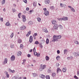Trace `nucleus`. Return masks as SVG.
I'll list each match as a JSON object with an SVG mask.
<instances>
[{
  "mask_svg": "<svg viewBox=\"0 0 79 79\" xmlns=\"http://www.w3.org/2000/svg\"><path fill=\"white\" fill-rule=\"evenodd\" d=\"M45 67H46V65H45L41 64L40 66V67L39 68V70L40 71H42L43 69H44L45 68Z\"/></svg>",
  "mask_w": 79,
  "mask_h": 79,
  "instance_id": "obj_1",
  "label": "nucleus"
},
{
  "mask_svg": "<svg viewBox=\"0 0 79 79\" xmlns=\"http://www.w3.org/2000/svg\"><path fill=\"white\" fill-rule=\"evenodd\" d=\"M54 38H56L58 39H60L61 38V35H59L58 36H56L55 35H54Z\"/></svg>",
  "mask_w": 79,
  "mask_h": 79,
  "instance_id": "obj_2",
  "label": "nucleus"
},
{
  "mask_svg": "<svg viewBox=\"0 0 79 79\" xmlns=\"http://www.w3.org/2000/svg\"><path fill=\"white\" fill-rule=\"evenodd\" d=\"M58 27V24H56L54 26L53 28L55 30H57Z\"/></svg>",
  "mask_w": 79,
  "mask_h": 79,
  "instance_id": "obj_3",
  "label": "nucleus"
},
{
  "mask_svg": "<svg viewBox=\"0 0 79 79\" xmlns=\"http://www.w3.org/2000/svg\"><path fill=\"white\" fill-rule=\"evenodd\" d=\"M68 8H69L70 9H71V10L72 11H73V12H75V10H74V8L73 7H71V6H68Z\"/></svg>",
  "mask_w": 79,
  "mask_h": 79,
  "instance_id": "obj_4",
  "label": "nucleus"
},
{
  "mask_svg": "<svg viewBox=\"0 0 79 79\" xmlns=\"http://www.w3.org/2000/svg\"><path fill=\"white\" fill-rule=\"evenodd\" d=\"M32 41H33V37H32V36H31L30 37L29 42L30 43H32Z\"/></svg>",
  "mask_w": 79,
  "mask_h": 79,
  "instance_id": "obj_5",
  "label": "nucleus"
},
{
  "mask_svg": "<svg viewBox=\"0 0 79 79\" xmlns=\"http://www.w3.org/2000/svg\"><path fill=\"white\" fill-rule=\"evenodd\" d=\"M62 20L63 21H68V18L67 17L64 16L62 17Z\"/></svg>",
  "mask_w": 79,
  "mask_h": 79,
  "instance_id": "obj_6",
  "label": "nucleus"
},
{
  "mask_svg": "<svg viewBox=\"0 0 79 79\" xmlns=\"http://www.w3.org/2000/svg\"><path fill=\"white\" fill-rule=\"evenodd\" d=\"M26 27L24 25H23L21 27L20 29V30H24V29H26Z\"/></svg>",
  "mask_w": 79,
  "mask_h": 79,
  "instance_id": "obj_7",
  "label": "nucleus"
},
{
  "mask_svg": "<svg viewBox=\"0 0 79 79\" xmlns=\"http://www.w3.org/2000/svg\"><path fill=\"white\" fill-rule=\"evenodd\" d=\"M22 19L23 20V21L24 23V22H25L26 21V18L24 15H23L22 16Z\"/></svg>",
  "mask_w": 79,
  "mask_h": 79,
  "instance_id": "obj_8",
  "label": "nucleus"
},
{
  "mask_svg": "<svg viewBox=\"0 0 79 79\" xmlns=\"http://www.w3.org/2000/svg\"><path fill=\"white\" fill-rule=\"evenodd\" d=\"M10 59L11 61H14L15 60V56H12L10 58Z\"/></svg>",
  "mask_w": 79,
  "mask_h": 79,
  "instance_id": "obj_9",
  "label": "nucleus"
},
{
  "mask_svg": "<svg viewBox=\"0 0 79 79\" xmlns=\"http://www.w3.org/2000/svg\"><path fill=\"white\" fill-rule=\"evenodd\" d=\"M44 14L46 16H48L49 15V12L48 11H45Z\"/></svg>",
  "mask_w": 79,
  "mask_h": 79,
  "instance_id": "obj_10",
  "label": "nucleus"
},
{
  "mask_svg": "<svg viewBox=\"0 0 79 79\" xmlns=\"http://www.w3.org/2000/svg\"><path fill=\"white\" fill-rule=\"evenodd\" d=\"M7 62H8V59H7V58H5V60L3 63V64H6V63H7Z\"/></svg>",
  "mask_w": 79,
  "mask_h": 79,
  "instance_id": "obj_11",
  "label": "nucleus"
},
{
  "mask_svg": "<svg viewBox=\"0 0 79 79\" xmlns=\"http://www.w3.org/2000/svg\"><path fill=\"white\" fill-rule=\"evenodd\" d=\"M52 24H53L54 25H55L56 24H57L55 20H53L52 21Z\"/></svg>",
  "mask_w": 79,
  "mask_h": 79,
  "instance_id": "obj_12",
  "label": "nucleus"
},
{
  "mask_svg": "<svg viewBox=\"0 0 79 79\" xmlns=\"http://www.w3.org/2000/svg\"><path fill=\"white\" fill-rule=\"evenodd\" d=\"M45 4H48L49 3H50V0H45Z\"/></svg>",
  "mask_w": 79,
  "mask_h": 79,
  "instance_id": "obj_13",
  "label": "nucleus"
},
{
  "mask_svg": "<svg viewBox=\"0 0 79 79\" xmlns=\"http://www.w3.org/2000/svg\"><path fill=\"white\" fill-rule=\"evenodd\" d=\"M56 41H58V39L56 38H54V36H53V40H52V42H56Z\"/></svg>",
  "mask_w": 79,
  "mask_h": 79,
  "instance_id": "obj_14",
  "label": "nucleus"
},
{
  "mask_svg": "<svg viewBox=\"0 0 79 79\" xmlns=\"http://www.w3.org/2000/svg\"><path fill=\"white\" fill-rule=\"evenodd\" d=\"M21 54H22L21 52L20 51H19L17 53V56H21Z\"/></svg>",
  "mask_w": 79,
  "mask_h": 79,
  "instance_id": "obj_15",
  "label": "nucleus"
},
{
  "mask_svg": "<svg viewBox=\"0 0 79 79\" xmlns=\"http://www.w3.org/2000/svg\"><path fill=\"white\" fill-rule=\"evenodd\" d=\"M59 72H62L61 70L59 68H58L57 69V73H58Z\"/></svg>",
  "mask_w": 79,
  "mask_h": 79,
  "instance_id": "obj_16",
  "label": "nucleus"
},
{
  "mask_svg": "<svg viewBox=\"0 0 79 79\" xmlns=\"http://www.w3.org/2000/svg\"><path fill=\"white\" fill-rule=\"evenodd\" d=\"M40 77L42 78V79H44V78H45V76L42 74H41L40 75Z\"/></svg>",
  "mask_w": 79,
  "mask_h": 79,
  "instance_id": "obj_17",
  "label": "nucleus"
},
{
  "mask_svg": "<svg viewBox=\"0 0 79 79\" xmlns=\"http://www.w3.org/2000/svg\"><path fill=\"white\" fill-rule=\"evenodd\" d=\"M66 68L65 67L63 69L62 71L64 73H66Z\"/></svg>",
  "mask_w": 79,
  "mask_h": 79,
  "instance_id": "obj_18",
  "label": "nucleus"
},
{
  "mask_svg": "<svg viewBox=\"0 0 79 79\" xmlns=\"http://www.w3.org/2000/svg\"><path fill=\"white\" fill-rule=\"evenodd\" d=\"M5 73L6 74V76L7 78H9V74H8V72H5Z\"/></svg>",
  "mask_w": 79,
  "mask_h": 79,
  "instance_id": "obj_19",
  "label": "nucleus"
},
{
  "mask_svg": "<svg viewBox=\"0 0 79 79\" xmlns=\"http://www.w3.org/2000/svg\"><path fill=\"white\" fill-rule=\"evenodd\" d=\"M56 76V73H53L52 74V77H55V76Z\"/></svg>",
  "mask_w": 79,
  "mask_h": 79,
  "instance_id": "obj_20",
  "label": "nucleus"
},
{
  "mask_svg": "<svg viewBox=\"0 0 79 79\" xmlns=\"http://www.w3.org/2000/svg\"><path fill=\"white\" fill-rule=\"evenodd\" d=\"M40 42L41 44H44V43L45 42V40L44 39H43L42 40H40Z\"/></svg>",
  "mask_w": 79,
  "mask_h": 79,
  "instance_id": "obj_21",
  "label": "nucleus"
},
{
  "mask_svg": "<svg viewBox=\"0 0 79 79\" xmlns=\"http://www.w3.org/2000/svg\"><path fill=\"white\" fill-rule=\"evenodd\" d=\"M6 26H10V23L8 22H7L6 23Z\"/></svg>",
  "mask_w": 79,
  "mask_h": 79,
  "instance_id": "obj_22",
  "label": "nucleus"
},
{
  "mask_svg": "<svg viewBox=\"0 0 79 79\" xmlns=\"http://www.w3.org/2000/svg\"><path fill=\"white\" fill-rule=\"evenodd\" d=\"M33 77H35L37 76V74L36 73H32Z\"/></svg>",
  "mask_w": 79,
  "mask_h": 79,
  "instance_id": "obj_23",
  "label": "nucleus"
},
{
  "mask_svg": "<svg viewBox=\"0 0 79 79\" xmlns=\"http://www.w3.org/2000/svg\"><path fill=\"white\" fill-rule=\"evenodd\" d=\"M60 6L61 7H64L65 6V5L64 4L60 3Z\"/></svg>",
  "mask_w": 79,
  "mask_h": 79,
  "instance_id": "obj_24",
  "label": "nucleus"
},
{
  "mask_svg": "<svg viewBox=\"0 0 79 79\" xmlns=\"http://www.w3.org/2000/svg\"><path fill=\"white\" fill-rule=\"evenodd\" d=\"M28 24L29 25H32L33 24V22L31 21H30L28 22Z\"/></svg>",
  "mask_w": 79,
  "mask_h": 79,
  "instance_id": "obj_25",
  "label": "nucleus"
},
{
  "mask_svg": "<svg viewBox=\"0 0 79 79\" xmlns=\"http://www.w3.org/2000/svg\"><path fill=\"white\" fill-rule=\"evenodd\" d=\"M22 41V40L20 39H18V43H19V44H20V43H21V42Z\"/></svg>",
  "mask_w": 79,
  "mask_h": 79,
  "instance_id": "obj_26",
  "label": "nucleus"
},
{
  "mask_svg": "<svg viewBox=\"0 0 79 79\" xmlns=\"http://www.w3.org/2000/svg\"><path fill=\"white\" fill-rule=\"evenodd\" d=\"M34 6H37V2H34L33 3Z\"/></svg>",
  "mask_w": 79,
  "mask_h": 79,
  "instance_id": "obj_27",
  "label": "nucleus"
},
{
  "mask_svg": "<svg viewBox=\"0 0 79 79\" xmlns=\"http://www.w3.org/2000/svg\"><path fill=\"white\" fill-rule=\"evenodd\" d=\"M46 42V44H48V43H49V40H48V39H47Z\"/></svg>",
  "mask_w": 79,
  "mask_h": 79,
  "instance_id": "obj_28",
  "label": "nucleus"
},
{
  "mask_svg": "<svg viewBox=\"0 0 79 79\" xmlns=\"http://www.w3.org/2000/svg\"><path fill=\"white\" fill-rule=\"evenodd\" d=\"M37 19L38 22H40L41 21V19L39 17H38Z\"/></svg>",
  "mask_w": 79,
  "mask_h": 79,
  "instance_id": "obj_29",
  "label": "nucleus"
},
{
  "mask_svg": "<svg viewBox=\"0 0 79 79\" xmlns=\"http://www.w3.org/2000/svg\"><path fill=\"white\" fill-rule=\"evenodd\" d=\"M9 71H10V72H11L12 73H15V70H12L10 69H9Z\"/></svg>",
  "mask_w": 79,
  "mask_h": 79,
  "instance_id": "obj_30",
  "label": "nucleus"
},
{
  "mask_svg": "<svg viewBox=\"0 0 79 79\" xmlns=\"http://www.w3.org/2000/svg\"><path fill=\"white\" fill-rule=\"evenodd\" d=\"M35 44H36V45H38L39 44V42L38 41H36L35 42Z\"/></svg>",
  "mask_w": 79,
  "mask_h": 79,
  "instance_id": "obj_31",
  "label": "nucleus"
},
{
  "mask_svg": "<svg viewBox=\"0 0 79 79\" xmlns=\"http://www.w3.org/2000/svg\"><path fill=\"white\" fill-rule=\"evenodd\" d=\"M43 31H44V32H46V33H47V32H48V31H47V29L46 28H45V29H44Z\"/></svg>",
  "mask_w": 79,
  "mask_h": 79,
  "instance_id": "obj_32",
  "label": "nucleus"
},
{
  "mask_svg": "<svg viewBox=\"0 0 79 79\" xmlns=\"http://www.w3.org/2000/svg\"><path fill=\"white\" fill-rule=\"evenodd\" d=\"M46 79H50V76L47 75L46 77Z\"/></svg>",
  "mask_w": 79,
  "mask_h": 79,
  "instance_id": "obj_33",
  "label": "nucleus"
},
{
  "mask_svg": "<svg viewBox=\"0 0 79 79\" xmlns=\"http://www.w3.org/2000/svg\"><path fill=\"white\" fill-rule=\"evenodd\" d=\"M45 59H46V60H47V61H48V60H49V57H48V56H47L45 57Z\"/></svg>",
  "mask_w": 79,
  "mask_h": 79,
  "instance_id": "obj_34",
  "label": "nucleus"
},
{
  "mask_svg": "<svg viewBox=\"0 0 79 79\" xmlns=\"http://www.w3.org/2000/svg\"><path fill=\"white\" fill-rule=\"evenodd\" d=\"M5 3V0H3L2 1V5H4Z\"/></svg>",
  "mask_w": 79,
  "mask_h": 79,
  "instance_id": "obj_35",
  "label": "nucleus"
},
{
  "mask_svg": "<svg viewBox=\"0 0 79 79\" xmlns=\"http://www.w3.org/2000/svg\"><path fill=\"white\" fill-rule=\"evenodd\" d=\"M54 6H52L50 7V9H51V10H54Z\"/></svg>",
  "mask_w": 79,
  "mask_h": 79,
  "instance_id": "obj_36",
  "label": "nucleus"
},
{
  "mask_svg": "<svg viewBox=\"0 0 79 79\" xmlns=\"http://www.w3.org/2000/svg\"><path fill=\"white\" fill-rule=\"evenodd\" d=\"M10 48H14V45L13 44H10Z\"/></svg>",
  "mask_w": 79,
  "mask_h": 79,
  "instance_id": "obj_37",
  "label": "nucleus"
},
{
  "mask_svg": "<svg viewBox=\"0 0 79 79\" xmlns=\"http://www.w3.org/2000/svg\"><path fill=\"white\" fill-rule=\"evenodd\" d=\"M75 56H79V53H75Z\"/></svg>",
  "mask_w": 79,
  "mask_h": 79,
  "instance_id": "obj_38",
  "label": "nucleus"
},
{
  "mask_svg": "<svg viewBox=\"0 0 79 79\" xmlns=\"http://www.w3.org/2000/svg\"><path fill=\"white\" fill-rule=\"evenodd\" d=\"M48 73H51V72H52V70H51V69H48Z\"/></svg>",
  "mask_w": 79,
  "mask_h": 79,
  "instance_id": "obj_39",
  "label": "nucleus"
},
{
  "mask_svg": "<svg viewBox=\"0 0 79 79\" xmlns=\"http://www.w3.org/2000/svg\"><path fill=\"white\" fill-rule=\"evenodd\" d=\"M17 77H16V76H14L12 78V79H17Z\"/></svg>",
  "mask_w": 79,
  "mask_h": 79,
  "instance_id": "obj_40",
  "label": "nucleus"
},
{
  "mask_svg": "<svg viewBox=\"0 0 79 79\" xmlns=\"http://www.w3.org/2000/svg\"><path fill=\"white\" fill-rule=\"evenodd\" d=\"M34 55L35 56H36V55L37 56V52H34Z\"/></svg>",
  "mask_w": 79,
  "mask_h": 79,
  "instance_id": "obj_41",
  "label": "nucleus"
},
{
  "mask_svg": "<svg viewBox=\"0 0 79 79\" xmlns=\"http://www.w3.org/2000/svg\"><path fill=\"white\" fill-rule=\"evenodd\" d=\"M64 54H66V52H67V50L64 49Z\"/></svg>",
  "mask_w": 79,
  "mask_h": 79,
  "instance_id": "obj_42",
  "label": "nucleus"
},
{
  "mask_svg": "<svg viewBox=\"0 0 79 79\" xmlns=\"http://www.w3.org/2000/svg\"><path fill=\"white\" fill-rule=\"evenodd\" d=\"M58 19L59 21H62L63 20V18H58Z\"/></svg>",
  "mask_w": 79,
  "mask_h": 79,
  "instance_id": "obj_43",
  "label": "nucleus"
},
{
  "mask_svg": "<svg viewBox=\"0 0 79 79\" xmlns=\"http://www.w3.org/2000/svg\"><path fill=\"white\" fill-rule=\"evenodd\" d=\"M75 44H79V42H78L76 40L75 41Z\"/></svg>",
  "mask_w": 79,
  "mask_h": 79,
  "instance_id": "obj_44",
  "label": "nucleus"
},
{
  "mask_svg": "<svg viewBox=\"0 0 79 79\" xmlns=\"http://www.w3.org/2000/svg\"><path fill=\"white\" fill-rule=\"evenodd\" d=\"M14 35V34L13 33H12L11 34L10 36L11 38H13V37Z\"/></svg>",
  "mask_w": 79,
  "mask_h": 79,
  "instance_id": "obj_45",
  "label": "nucleus"
},
{
  "mask_svg": "<svg viewBox=\"0 0 79 79\" xmlns=\"http://www.w3.org/2000/svg\"><path fill=\"white\" fill-rule=\"evenodd\" d=\"M12 10L13 11V12H16V10H15V9H13Z\"/></svg>",
  "mask_w": 79,
  "mask_h": 79,
  "instance_id": "obj_46",
  "label": "nucleus"
},
{
  "mask_svg": "<svg viewBox=\"0 0 79 79\" xmlns=\"http://www.w3.org/2000/svg\"><path fill=\"white\" fill-rule=\"evenodd\" d=\"M58 58H60V56H58L56 57V59L57 60H58Z\"/></svg>",
  "mask_w": 79,
  "mask_h": 79,
  "instance_id": "obj_47",
  "label": "nucleus"
},
{
  "mask_svg": "<svg viewBox=\"0 0 79 79\" xmlns=\"http://www.w3.org/2000/svg\"><path fill=\"white\" fill-rule=\"evenodd\" d=\"M21 13H20L19 14H18V18H20V15H21Z\"/></svg>",
  "mask_w": 79,
  "mask_h": 79,
  "instance_id": "obj_48",
  "label": "nucleus"
},
{
  "mask_svg": "<svg viewBox=\"0 0 79 79\" xmlns=\"http://www.w3.org/2000/svg\"><path fill=\"white\" fill-rule=\"evenodd\" d=\"M74 78H75L76 79H79V78H78V77H77V76L76 75L74 76Z\"/></svg>",
  "mask_w": 79,
  "mask_h": 79,
  "instance_id": "obj_49",
  "label": "nucleus"
},
{
  "mask_svg": "<svg viewBox=\"0 0 79 79\" xmlns=\"http://www.w3.org/2000/svg\"><path fill=\"white\" fill-rule=\"evenodd\" d=\"M39 45H40V47H41V48H43V46L42 45V44H39Z\"/></svg>",
  "mask_w": 79,
  "mask_h": 79,
  "instance_id": "obj_50",
  "label": "nucleus"
},
{
  "mask_svg": "<svg viewBox=\"0 0 79 79\" xmlns=\"http://www.w3.org/2000/svg\"><path fill=\"white\" fill-rule=\"evenodd\" d=\"M23 44H21L20 46V48H23Z\"/></svg>",
  "mask_w": 79,
  "mask_h": 79,
  "instance_id": "obj_51",
  "label": "nucleus"
},
{
  "mask_svg": "<svg viewBox=\"0 0 79 79\" xmlns=\"http://www.w3.org/2000/svg\"><path fill=\"white\" fill-rule=\"evenodd\" d=\"M23 2H24L25 3H27V0H23Z\"/></svg>",
  "mask_w": 79,
  "mask_h": 79,
  "instance_id": "obj_52",
  "label": "nucleus"
},
{
  "mask_svg": "<svg viewBox=\"0 0 79 79\" xmlns=\"http://www.w3.org/2000/svg\"><path fill=\"white\" fill-rule=\"evenodd\" d=\"M57 53L58 54H60V50H58L57 51Z\"/></svg>",
  "mask_w": 79,
  "mask_h": 79,
  "instance_id": "obj_53",
  "label": "nucleus"
},
{
  "mask_svg": "<svg viewBox=\"0 0 79 79\" xmlns=\"http://www.w3.org/2000/svg\"><path fill=\"white\" fill-rule=\"evenodd\" d=\"M33 51L34 52H35L36 50H35V47L34 48Z\"/></svg>",
  "mask_w": 79,
  "mask_h": 79,
  "instance_id": "obj_54",
  "label": "nucleus"
},
{
  "mask_svg": "<svg viewBox=\"0 0 79 79\" xmlns=\"http://www.w3.org/2000/svg\"><path fill=\"white\" fill-rule=\"evenodd\" d=\"M40 56V53H37V56L38 57V56Z\"/></svg>",
  "mask_w": 79,
  "mask_h": 79,
  "instance_id": "obj_55",
  "label": "nucleus"
},
{
  "mask_svg": "<svg viewBox=\"0 0 79 79\" xmlns=\"http://www.w3.org/2000/svg\"><path fill=\"white\" fill-rule=\"evenodd\" d=\"M27 56L28 57V58L31 57V55H30V54H28Z\"/></svg>",
  "mask_w": 79,
  "mask_h": 79,
  "instance_id": "obj_56",
  "label": "nucleus"
},
{
  "mask_svg": "<svg viewBox=\"0 0 79 79\" xmlns=\"http://www.w3.org/2000/svg\"><path fill=\"white\" fill-rule=\"evenodd\" d=\"M26 10L27 11H29V8L28 7H27Z\"/></svg>",
  "mask_w": 79,
  "mask_h": 79,
  "instance_id": "obj_57",
  "label": "nucleus"
},
{
  "mask_svg": "<svg viewBox=\"0 0 79 79\" xmlns=\"http://www.w3.org/2000/svg\"><path fill=\"white\" fill-rule=\"evenodd\" d=\"M32 61L34 63H36V61L34 59H33Z\"/></svg>",
  "mask_w": 79,
  "mask_h": 79,
  "instance_id": "obj_58",
  "label": "nucleus"
},
{
  "mask_svg": "<svg viewBox=\"0 0 79 79\" xmlns=\"http://www.w3.org/2000/svg\"><path fill=\"white\" fill-rule=\"evenodd\" d=\"M31 33V31H30L29 32H28V33L29 34V35H30Z\"/></svg>",
  "mask_w": 79,
  "mask_h": 79,
  "instance_id": "obj_59",
  "label": "nucleus"
},
{
  "mask_svg": "<svg viewBox=\"0 0 79 79\" xmlns=\"http://www.w3.org/2000/svg\"><path fill=\"white\" fill-rule=\"evenodd\" d=\"M56 65L57 66H60V64L58 63H56Z\"/></svg>",
  "mask_w": 79,
  "mask_h": 79,
  "instance_id": "obj_60",
  "label": "nucleus"
},
{
  "mask_svg": "<svg viewBox=\"0 0 79 79\" xmlns=\"http://www.w3.org/2000/svg\"><path fill=\"white\" fill-rule=\"evenodd\" d=\"M23 63H26V59L23 60Z\"/></svg>",
  "mask_w": 79,
  "mask_h": 79,
  "instance_id": "obj_61",
  "label": "nucleus"
},
{
  "mask_svg": "<svg viewBox=\"0 0 79 79\" xmlns=\"http://www.w3.org/2000/svg\"><path fill=\"white\" fill-rule=\"evenodd\" d=\"M77 75L79 76V71H77Z\"/></svg>",
  "mask_w": 79,
  "mask_h": 79,
  "instance_id": "obj_62",
  "label": "nucleus"
},
{
  "mask_svg": "<svg viewBox=\"0 0 79 79\" xmlns=\"http://www.w3.org/2000/svg\"><path fill=\"white\" fill-rule=\"evenodd\" d=\"M0 20H1V21H2V22L3 21V18H0Z\"/></svg>",
  "mask_w": 79,
  "mask_h": 79,
  "instance_id": "obj_63",
  "label": "nucleus"
},
{
  "mask_svg": "<svg viewBox=\"0 0 79 79\" xmlns=\"http://www.w3.org/2000/svg\"><path fill=\"white\" fill-rule=\"evenodd\" d=\"M34 35H35V36H36V35H37V33H35L34 34Z\"/></svg>",
  "mask_w": 79,
  "mask_h": 79,
  "instance_id": "obj_64",
  "label": "nucleus"
}]
</instances>
